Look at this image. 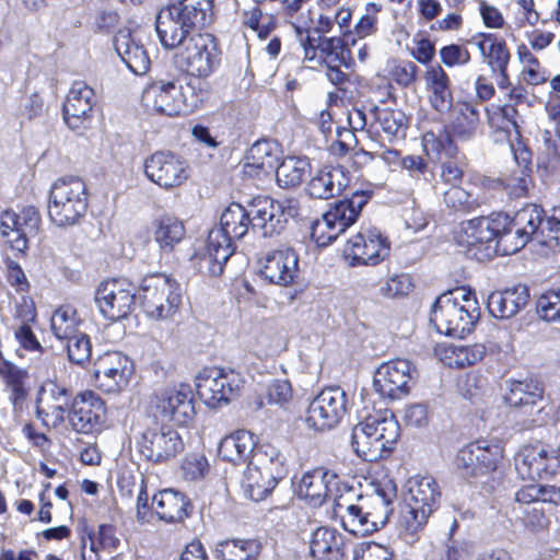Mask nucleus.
Segmentation results:
<instances>
[{"label": "nucleus", "mask_w": 560, "mask_h": 560, "mask_svg": "<svg viewBox=\"0 0 560 560\" xmlns=\"http://www.w3.org/2000/svg\"><path fill=\"white\" fill-rule=\"evenodd\" d=\"M342 517L343 528L354 535L365 536L384 526L394 511L397 488L392 479H385L374 488L372 493L346 494Z\"/></svg>", "instance_id": "nucleus-1"}, {"label": "nucleus", "mask_w": 560, "mask_h": 560, "mask_svg": "<svg viewBox=\"0 0 560 560\" xmlns=\"http://www.w3.org/2000/svg\"><path fill=\"white\" fill-rule=\"evenodd\" d=\"M206 96L207 92L198 80H190L186 84H180L178 80H156L143 90L141 102L150 114L177 117L194 113Z\"/></svg>", "instance_id": "nucleus-2"}, {"label": "nucleus", "mask_w": 560, "mask_h": 560, "mask_svg": "<svg viewBox=\"0 0 560 560\" xmlns=\"http://www.w3.org/2000/svg\"><path fill=\"white\" fill-rule=\"evenodd\" d=\"M161 45L174 50L176 67L196 77L195 80L210 77L220 66L221 49L217 38L210 33L186 34L183 38L159 37Z\"/></svg>", "instance_id": "nucleus-3"}, {"label": "nucleus", "mask_w": 560, "mask_h": 560, "mask_svg": "<svg viewBox=\"0 0 560 560\" xmlns=\"http://www.w3.org/2000/svg\"><path fill=\"white\" fill-rule=\"evenodd\" d=\"M400 436V425L389 410L369 415L351 433V446L365 462H377L390 454Z\"/></svg>", "instance_id": "nucleus-4"}, {"label": "nucleus", "mask_w": 560, "mask_h": 560, "mask_svg": "<svg viewBox=\"0 0 560 560\" xmlns=\"http://www.w3.org/2000/svg\"><path fill=\"white\" fill-rule=\"evenodd\" d=\"M250 221L246 208L240 203L230 205L221 215L220 228L212 229L207 238L206 253L200 258L201 268L217 277L234 253L232 240L242 238L248 232Z\"/></svg>", "instance_id": "nucleus-5"}, {"label": "nucleus", "mask_w": 560, "mask_h": 560, "mask_svg": "<svg viewBox=\"0 0 560 560\" xmlns=\"http://www.w3.org/2000/svg\"><path fill=\"white\" fill-rule=\"evenodd\" d=\"M214 0H179L160 11L155 21L159 37L183 38L200 31L214 21Z\"/></svg>", "instance_id": "nucleus-6"}, {"label": "nucleus", "mask_w": 560, "mask_h": 560, "mask_svg": "<svg viewBox=\"0 0 560 560\" xmlns=\"http://www.w3.org/2000/svg\"><path fill=\"white\" fill-rule=\"evenodd\" d=\"M86 209V185L80 177H61L52 184L49 191L48 215L56 226L68 228L79 224Z\"/></svg>", "instance_id": "nucleus-7"}, {"label": "nucleus", "mask_w": 560, "mask_h": 560, "mask_svg": "<svg viewBox=\"0 0 560 560\" xmlns=\"http://www.w3.org/2000/svg\"><path fill=\"white\" fill-rule=\"evenodd\" d=\"M401 524L416 534L428 523L441 502V489L431 476H413L406 482Z\"/></svg>", "instance_id": "nucleus-8"}, {"label": "nucleus", "mask_w": 560, "mask_h": 560, "mask_svg": "<svg viewBox=\"0 0 560 560\" xmlns=\"http://www.w3.org/2000/svg\"><path fill=\"white\" fill-rule=\"evenodd\" d=\"M138 298L149 318L166 320L179 310L182 288L175 279L164 273H154L142 279Z\"/></svg>", "instance_id": "nucleus-9"}, {"label": "nucleus", "mask_w": 560, "mask_h": 560, "mask_svg": "<svg viewBox=\"0 0 560 560\" xmlns=\"http://www.w3.org/2000/svg\"><path fill=\"white\" fill-rule=\"evenodd\" d=\"M506 224V213L475 218L460 223L455 231V242L465 248L467 257L487 261L497 256L494 236Z\"/></svg>", "instance_id": "nucleus-10"}, {"label": "nucleus", "mask_w": 560, "mask_h": 560, "mask_svg": "<svg viewBox=\"0 0 560 560\" xmlns=\"http://www.w3.org/2000/svg\"><path fill=\"white\" fill-rule=\"evenodd\" d=\"M506 402L520 408L534 427H542L556 421L555 408L544 398V383L536 378L510 381Z\"/></svg>", "instance_id": "nucleus-11"}, {"label": "nucleus", "mask_w": 560, "mask_h": 560, "mask_svg": "<svg viewBox=\"0 0 560 560\" xmlns=\"http://www.w3.org/2000/svg\"><path fill=\"white\" fill-rule=\"evenodd\" d=\"M298 492L313 506H320L327 500H331L335 511L340 512L346 503V494H352V487L342 481L336 472L319 467L303 475Z\"/></svg>", "instance_id": "nucleus-12"}, {"label": "nucleus", "mask_w": 560, "mask_h": 560, "mask_svg": "<svg viewBox=\"0 0 560 560\" xmlns=\"http://www.w3.org/2000/svg\"><path fill=\"white\" fill-rule=\"evenodd\" d=\"M480 316L474 303L462 305L457 296L442 294L432 306L430 323L443 335L464 337L470 332Z\"/></svg>", "instance_id": "nucleus-13"}, {"label": "nucleus", "mask_w": 560, "mask_h": 560, "mask_svg": "<svg viewBox=\"0 0 560 560\" xmlns=\"http://www.w3.org/2000/svg\"><path fill=\"white\" fill-rule=\"evenodd\" d=\"M349 411L347 393L339 386L324 388L308 405L305 422L314 431L336 428Z\"/></svg>", "instance_id": "nucleus-14"}, {"label": "nucleus", "mask_w": 560, "mask_h": 560, "mask_svg": "<svg viewBox=\"0 0 560 560\" xmlns=\"http://www.w3.org/2000/svg\"><path fill=\"white\" fill-rule=\"evenodd\" d=\"M348 121L353 129H365L366 127L374 128L376 131L381 129L385 138L392 141L405 138L408 119L400 109L370 105L350 110Z\"/></svg>", "instance_id": "nucleus-15"}, {"label": "nucleus", "mask_w": 560, "mask_h": 560, "mask_svg": "<svg viewBox=\"0 0 560 560\" xmlns=\"http://www.w3.org/2000/svg\"><path fill=\"white\" fill-rule=\"evenodd\" d=\"M418 376L416 366L406 359L382 363L374 373V389L384 398L400 399L409 394L410 385Z\"/></svg>", "instance_id": "nucleus-16"}, {"label": "nucleus", "mask_w": 560, "mask_h": 560, "mask_svg": "<svg viewBox=\"0 0 560 560\" xmlns=\"http://www.w3.org/2000/svg\"><path fill=\"white\" fill-rule=\"evenodd\" d=\"M389 255V244L381 232L361 229L343 247V257L350 267L376 266Z\"/></svg>", "instance_id": "nucleus-17"}, {"label": "nucleus", "mask_w": 560, "mask_h": 560, "mask_svg": "<svg viewBox=\"0 0 560 560\" xmlns=\"http://www.w3.org/2000/svg\"><path fill=\"white\" fill-rule=\"evenodd\" d=\"M502 458L503 448L499 444L477 441L458 451L455 464L465 478H477L494 471Z\"/></svg>", "instance_id": "nucleus-18"}, {"label": "nucleus", "mask_w": 560, "mask_h": 560, "mask_svg": "<svg viewBox=\"0 0 560 560\" xmlns=\"http://www.w3.org/2000/svg\"><path fill=\"white\" fill-rule=\"evenodd\" d=\"M132 372V362L118 351L100 355L92 370L96 387L108 394L119 393L127 387Z\"/></svg>", "instance_id": "nucleus-19"}, {"label": "nucleus", "mask_w": 560, "mask_h": 560, "mask_svg": "<svg viewBox=\"0 0 560 560\" xmlns=\"http://www.w3.org/2000/svg\"><path fill=\"white\" fill-rule=\"evenodd\" d=\"M135 301L133 287L126 279L104 281L95 293V302L100 312L112 322L126 318L131 313Z\"/></svg>", "instance_id": "nucleus-20"}, {"label": "nucleus", "mask_w": 560, "mask_h": 560, "mask_svg": "<svg viewBox=\"0 0 560 560\" xmlns=\"http://www.w3.org/2000/svg\"><path fill=\"white\" fill-rule=\"evenodd\" d=\"M138 448L147 460L162 464L176 457L184 450V443L176 430L154 424L141 433Z\"/></svg>", "instance_id": "nucleus-21"}, {"label": "nucleus", "mask_w": 560, "mask_h": 560, "mask_svg": "<svg viewBox=\"0 0 560 560\" xmlns=\"http://www.w3.org/2000/svg\"><path fill=\"white\" fill-rule=\"evenodd\" d=\"M144 174L148 179L164 189L183 185L189 177L185 160L170 151H158L144 160Z\"/></svg>", "instance_id": "nucleus-22"}, {"label": "nucleus", "mask_w": 560, "mask_h": 560, "mask_svg": "<svg viewBox=\"0 0 560 560\" xmlns=\"http://www.w3.org/2000/svg\"><path fill=\"white\" fill-rule=\"evenodd\" d=\"M105 412L102 398L92 390H85L74 396L66 418L78 433L91 434L101 429Z\"/></svg>", "instance_id": "nucleus-23"}, {"label": "nucleus", "mask_w": 560, "mask_h": 560, "mask_svg": "<svg viewBox=\"0 0 560 560\" xmlns=\"http://www.w3.org/2000/svg\"><path fill=\"white\" fill-rule=\"evenodd\" d=\"M372 196L371 191L361 190L352 194L351 198L339 200L323 214L320 220L316 221L315 231H322L323 228L331 229L329 240H336L358 219L362 208L368 203Z\"/></svg>", "instance_id": "nucleus-24"}, {"label": "nucleus", "mask_w": 560, "mask_h": 560, "mask_svg": "<svg viewBox=\"0 0 560 560\" xmlns=\"http://www.w3.org/2000/svg\"><path fill=\"white\" fill-rule=\"evenodd\" d=\"M260 275L269 283L289 287L299 278V255L290 246H280L264 254Z\"/></svg>", "instance_id": "nucleus-25"}, {"label": "nucleus", "mask_w": 560, "mask_h": 560, "mask_svg": "<svg viewBox=\"0 0 560 560\" xmlns=\"http://www.w3.org/2000/svg\"><path fill=\"white\" fill-rule=\"evenodd\" d=\"M155 408L163 419L187 424L196 413L191 388L186 384L164 388L156 395Z\"/></svg>", "instance_id": "nucleus-26"}, {"label": "nucleus", "mask_w": 560, "mask_h": 560, "mask_svg": "<svg viewBox=\"0 0 560 560\" xmlns=\"http://www.w3.org/2000/svg\"><path fill=\"white\" fill-rule=\"evenodd\" d=\"M556 458L541 444L525 445L515 457V469L522 479H547L555 472Z\"/></svg>", "instance_id": "nucleus-27"}, {"label": "nucleus", "mask_w": 560, "mask_h": 560, "mask_svg": "<svg viewBox=\"0 0 560 560\" xmlns=\"http://www.w3.org/2000/svg\"><path fill=\"white\" fill-rule=\"evenodd\" d=\"M95 92L84 81L72 83L63 104V117L71 129H79L91 117L95 105Z\"/></svg>", "instance_id": "nucleus-28"}, {"label": "nucleus", "mask_w": 560, "mask_h": 560, "mask_svg": "<svg viewBox=\"0 0 560 560\" xmlns=\"http://www.w3.org/2000/svg\"><path fill=\"white\" fill-rule=\"evenodd\" d=\"M351 542L338 529L328 526L316 528L310 540V553L315 560H343Z\"/></svg>", "instance_id": "nucleus-29"}, {"label": "nucleus", "mask_w": 560, "mask_h": 560, "mask_svg": "<svg viewBox=\"0 0 560 560\" xmlns=\"http://www.w3.org/2000/svg\"><path fill=\"white\" fill-rule=\"evenodd\" d=\"M350 184V174L342 166L318 170L306 185V194L314 199H330L340 195Z\"/></svg>", "instance_id": "nucleus-30"}, {"label": "nucleus", "mask_w": 560, "mask_h": 560, "mask_svg": "<svg viewBox=\"0 0 560 560\" xmlns=\"http://www.w3.org/2000/svg\"><path fill=\"white\" fill-rule=\"evenodd\" d=\"M279 159L277 143L269 140L256 141L244 158L243 172L249 177L267 176L276 171Z\"/></svg>", "instance_id": "nucleus-31"}, {"label": "nucleus", "mask_w": 560, "mask_h": 560, "mask_svg": "<svg viewBox=\"0 0 560 560\" xmlns=\"http://www.w3.org/2000/svg\"><path fill=\"white\" fill-rule=\"evenodd\" d=\"M73 398L71 388L55 380H47L39 387L35 404H44L50 410L51 427L57 428L65 422Z\"/></svg>", "instance_id": "nucleus-32"}, {"label": "nucleus", "mask_w": 560, "mask_h": 560, "mask_svg": "<svg viewBox=\"0 0 560 560\" xmlns=\"http://www.w3.org/2000/svg\"><path fill=\"white\" fill-rule=\"evenodd\" d=\"M114 47L127 68L135 74H145L151 65L149 54L142 43L129 31H119L114 38Z\"/></svg>", "instance_id": "nucleus-33"}, {"label": "nucleus", "mask_w": 560, "mask_h": 560, "mask_svg": "<svg viewBox=\"0 0 560 560\" xmlns=\"http://www.w3.org/2000/svg\"><path fill=\"white\" fill-rule=\"evenodd\" d=\"M250 226L258 229L264 236L279 234L285 224V219H281L276 209V203L268 197L254 198L246 207Z\"/></svg>", "instance_id": "nucleus-34"}, {"label": "nucleus", "mask_w": 560, "mask_h": 560, "mask_svg": "<svg viewBox=\"0 0 560 560\" xmlns=\"http://www.w3.org/2000/svg\"><path fill=\"white\" fill-rule=\"evenodd\" d=\"M529 301L526 285H516L504 291L492 292L488 298L489 313L500 319H509L520 313Z\"/></svg>", "instance_id": "nucleus-35"}, {"label": "nucleus", "mask_w": 560, "mask_h": 560, "mask_svg": "<svg viewBox=\"0 0 560 560\" xmlns=\"http://www.w3.org/2000/svg\"><path fill=\"white\" fill-rule=\"evenodd\" d=\"M424 81L431 106L439 113L450 110L453 93L451 80L445 70L439 65L429 67L424 73Z\"/></svg>", "instance_id": "nucleus-36"}, {"label": "nucleus", "mask_w": 560, "mask_h": 560, "mask_svg": "<svg viewBox=\"0 0 560 560\" xmlns=\"http://www.w3.org/2000/svg\"><path fill=\"white\" fill-rule=\"evenodd\" d=\"M152 505L160 520L166 523H178L188 516L190 502L184 493L164 489L153 497Z\"/></svg>", "instance_id": "nucleus-37"}, {"label": "nucleus", "mask_w": 560, "mask_h": 560, "mask_svg": "<svg viewBox=\"0 0 560 560\" xmlns=\"http://www.w3.org/2000/svg\"><path fill=\"white\" fill-rule=\"evenodd\" d=\"M154 241L164 253H171L186 235L184 222L177 217L165 213L152 221Z\"/></svg>", "instance_id": "nucleus-38"}, {"label": "nucleus", "mask_w": 560, "mask_h": 560, "mask_svg": "<svg viewBox=\"0 0 560 560\" xmlns=\"http://www.w3.org/2000/svg\"><path fill=\"white\" fill-rule=\"evenodd\" d=\"M256 448L253 434L238 430L221 440L218 453L226 462L241 464L252 458Z\"/></svg>", "instance_id": "nucleus-39"}, {"label": "nucleus", "mask_w": 560, "mask_h": 560, "mask_svg": "<svg viewBox=\"0 0 560 560\" xmlns=\"http://www.w3.org/2000/svg\"><path fill=\"white\" fill-rule=\"evenodd\" d=\"M480 124V106L471 102H460L455 107L450 127L455 137L468 141L476 136Z\"/></svg>", "instance_id": "nucleus-40"}, {"label": "nucleus", "mask_w": 560, "mask_h": 560, "mask_svg": "<svg viewBox=\"0 0 560 560\" xmlns=\"http://www.w3.org/2000/svg\"><path fill=\"white\" fill-rule=\"evenodd\" d=\"M470 43L478 47L491 71L508 67L511 55L504 40L493 34H478L471 38Z\"/></svg>", "instance_id": "nucleus-41"}, {"label": "nucleus", "mask_w": 560, "mask_h": 560, "mask_svg": "<svg viewBox=\"0 0 560 560\" xmlns=\"http://www.w3.org/2000/svg\"><path fill=\"white\" fill-rule=\"evenodd\" d=\"M254 466L268 475L276 485L288 472L285 456L272 445H261L256 448L250 460Z\"/></svg>", "instance_id": "nucleus-42"}, {"label": "nucleus", "mask_w": 560, "mask_h": 560, "mask_svg": "<svg viewBox=\"0 0 560 560\" xmlns=\"http://www.w3.org/2000/svg\"><path fill=\"white\" fill-rule=\"evenodd\" d=\"M443 201L448 209L455 212L469 213L489 202V196L475 191L472 187L464 189L458 185H453L444 192Z\"/></svg>", "instance_id": "nucleus-43"}, {"label": "nucleus", "mask_w": 560, "mask_h": 560, "mask_svg": "<svg viewBox=\"0 0 560 560\" xmlns=\"http://www.w3.org/2000/svg\"><path fill=\"white\" fill-rule=\"evenodd\" d=\"M276 481L268 478L264 471L254 466L250 462L243 474L241 487L244 495L255 502H259L276 488Z\"/></svg>", "instance_id": "nucleus-44"}, {"label": "nucleus", "mask_w": 560, "mask_h": 560, "mask_svg": "<svg viewBox=\"0 0 560 560\" xmlns=\"http://www.w3.org/2000/svg\"><path fill=\"white\" fill-rule=\"evenodd\" d=\"M311 164L306 158H285L276 168L277 183L282 188L299 186L306 174L310 173Z\"/></svg>", "instance_id": "nucleus-45"}, {"label": "nucleus", "mask_w": 560, "mask_h": 560, "mask_svg": "<svg viewBox=\"0 0 560 560\" xmlns=\"http://www.w3.org/2000/svg\"><path fill=\"white\" fill-rule=\"evenodd\" d=\"M544 210L536 205H526L524 208L518 210L510 221L516 233H520L528 240H532L535 235H541V228L544 226Z\"/></svg>", "instance_id": "nucleus-46"}, {"label": "nucleus", "mask_w": 560, "mask_h": 560, "mask_svg": "<svg viewBox=\"0 0 560 560\" xmlns=\"http://www.w3.org/2000/svg\"><path fill=\"white\" fill-rule=\"evenodd\" d=\"M260 548L255 539H226L218 542L215 552L221 560H253Z\"/></svg>", "instance_id": "nucleus-47"}, {"label": "nucleus", "mask_w": 560, "mask_h": 560, "mask_svg": "<svg viewBox=\"0 0 560 560\" xmlns=\"http://www.w3.org/2000/svg\"><path fill=\"white\" fill-rule=\"evenodd\" d=\"M486 347L481 343L470 346L452 345L445 349V361L452 368L464 369L481 361Z\"/></svg>", "instance_id": "nucleus-48"}, {"label": "nucleus", "mask_w": 560, "mask_h": 560, "mask_svg": "<svg viewBox=\"0 0 560 560\" xmlns=\"http://www.w3.org/2000/svg\"><path fill=\"white\" fill-rule=\"evenodd\" d=\"M80 319L77 311L70 305H62L57 308L50 319V328L56 338L65 340L79 332Z\"/></svg>", "instance_id": "nucleus-49"}, {"label": "nucleus", "mask_w": 560, "mask_h": 560, "mask_svg": "<svg viewBox=\"0 0 560 560\" xmlns=\"http://www.w3.org/2000/svg\"><path fill=\"white\" fill-rule=\"evenodd\" d=\"M422 145L427 155H435L438 159L445 156L454 159L457 154V147L448 132L441 130L438 133L428 131L423 135Z\"/></svg>", "instance_id": "nucleus-50"}, {"label": "nucleus", "mask_w": 560, "mask_h": 560, "mask_svg": "<svg viewBox=\"0 0 560 560\" xmlns=\"http://www.w3.org/2000/svg\"><path fill=\"white\" fill-rule=\"evenodd\" d=\"M495 234L497 235L494 236L493 243L497 247V255L504 256L514 254L528 243V240L523 237V235L520 233H516V228L512 225L508 214L506 224Z\"/></svg>", "instance_id": "nucleus-51"}, {"label": "nucleus", "mask_w": 560, "mask_h": 560, "mask_svg": "<svg viewBox=\"0 0 560 560\" xmlns=\"http://www.w3.org/2000/svg\"><path fill=\"white\" fill-rule=\"evenodd\" d=\"M19 222L20 219L14 211H3L0 217V233L13 249L24 252L27 248V241Z\"/></svg>", "instance_id": "nucleus-52"}, {"label": "nucleus", "mask_w": 560, "mask_h": 560, "mask_svg": "<svg viewBox=\"0 0 560 560\" xmlns=\"http://www.w3.org/2000/svg\"><path fill=\"white\" fill-rule=\"evenodd\" d=\"M243 384L244 380L238 372L221 369L217 386L215 407L234 400L240 395Z\"/></svg>", "instance_id": "nucleus-53"}, {"label": "nucleus", "mask_w": 560, "mask_h": 560, "mask_svg": "<svg viewBox=\"0 0 560 560\" xmlns=\"http://www.w3.org/2000/svg\"><path fill=\"white\" fill-rule=\"evenodd\" d=\"M308 43L319 49V60L327 65L331 62L342 63L345 61L343 40L340 37H324L318 35L308 37Z\"/></svg>", "instance_id": "nucleus-54"}, {"label": "nucleus", "mask_w": 560, "mask_h": 560, "mask_svg": "<svg viewBox=\"0 0 560 560\" xmlns=\"http://www.w3.org/2000/svg\"><path fill=\"white\" fill-rule=\"evenodd\" d=\"M221 369L210 368L202 370L196 377V389L199 397L209 407L215 408L217 386Z\"/></svg>", "instance_id": "nucleus-55"}, {"label": "nucleus", "mask_w": 560, "mask_h": 560, "mask_svg": "<svg viewBox=\"0 0 560 560\" xmlns=\"http://www.w3.org/2000/svg\"><path fill=\"white\" fill-rule=\"evenodd\" d=\"M0 374L5 378L11 389L10 399L14 407H18L27 396V390L24 387L25 373L16 366L3 362L0 364Z\"/></svg>", "instance_id": "nucleus-56"}, {"label": "nucleus", "mask_w": 560, "mask_h": 560, "mask_svg": "<svg viewBox=\"0 0 560 560\" xmlns=\"http://www.w3.org/2000/svg\"><path fill=\"white\" fill-rule=\"evenodd\" d=\"M517 109L510 104H505L499 108L498 112L493 113L492 116L489 117L490 126H495L497 120H503V125H499L498 133L502 135L504 139H508V142H512V135L514 133L515 138L520 137L518 124H517Z\"/></svg>", "instance_id": "nucleus-57"}, {"label": "nucleus", "mask_w": 560, "mask_h": 560, "mask_svg": "<svg viewBox=\"0 0 560 560\" xmlns=\"http://www.w3.org/2000/svg\"><path fill=\"white\" fill-rule=\"evenodd\" d=\"M537 313L541 319L560 324V290H550L537 300Z\"/></svg>", "instance_id": "nucleus-58"}, {"label": "nucleus", "mask_w": 560, "mask_h": 560, "mask_svg": "<svg viewBox=\"0 0 560 560\" xmlns=\"http://www.w3.org/2000/svg\"><path fill=\"white\" fill-rule=\"evenodd\" d=\"M68 358L75 364H83L91 357L92 346L88 335L77 332L67 338Z\"/></svg>", "instance_id": "nucleus-59"}, {"label": "nucleus", "mask_w": 560, "mask_h": 560, "mask_svg": "<svg viewBox=\"0 0 560 560\" xmlns=\"http://www.w3.org/2000/svg\"><path fill=\"white\" fill-rule=\"evenodd\" d=\"M503 180V190L510 197L521 198L525 197L528 191L530 183V175L526 170H516L509 174Z\"/></svg>", "instance_id": "nucleus-60"}, {"label": "nucleus", "mask_w": 560, "mask_h": 560, "mask_svg": "<svg viewBox=\"0 0 560 560\" xmlns=\"http://www.w3.org/2000/svg\"><path fill=\"white\" fill-rule=\"evenodd\" d=\"M266 404L285 406L292 399V387L289 381L273 380L267 387L264 395Z\"/></svg>", "instance_id": "nucleus-61"}, {"label": "nucleus", "mask_w": 560, "mask_h": 560, "mask_svg": "<svg viewBox=\"0 0 560 560\" xmlns=\"http://www.w3.org/2000/svg\"><path fill=\"white\" fill-rule=\"evenodd\" d=\"M542 147L541 154L545 155L544 164L546 167L552 166L560 161V133L556 131L544 130L541 133Z\"/></svg>", "instance_id": "nucleus-62"}, {"label": "nucleus", "mask_w": 560, "mask_h": 560, "mask_svg": "<svg viewBox=\"0 0 560 560\" xmlns=\"http://www.w3.org/2000/svg\"><path fill=\"white\" fill-rule=\"evenodd\" d=\"M393 551L380 544H361L353 549V559L358 560H393Z\"/></svg>", "instance_id": "nucleus-63"}, {"label": "nucleus", "mask_w": 560, "mask_h": 560, "mask_svg": "<svg viewBox=\"0 0 560 560\" xmlns=\"http://www.w3.org/2000/svg\"><path fill=\"white\" fill-rule=\"evenodd\" d=\"M411 277L407 273L390 277L380 291L383 296L396 298L408 294L412 290Z\"/></svg>", "instance_id": "nucleus-64"}]
</instances>
